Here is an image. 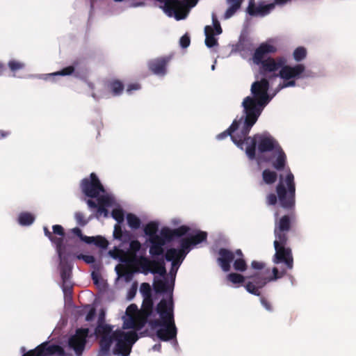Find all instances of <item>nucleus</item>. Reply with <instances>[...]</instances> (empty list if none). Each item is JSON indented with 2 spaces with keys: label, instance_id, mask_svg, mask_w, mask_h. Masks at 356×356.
Here are the masks:
<instances>
[{
  "label": "nucleus",
  "instance_id": "obj_1",
  "mask_svg": "<svg viewBox=\"0 0 356 356\" xmlns=\"http://www.w3.org/2000/svg\"><path fill=\"white\" fill-rule=\"evenodd\" d=\"M140 292L144 298L140 309L142 325L148 323L151 328L161 327L156 331L157 337L163 341H168L175 339L177 329L174 317V305L172 298L169 300L163 298L157 304L156 312L159 314L160 318L152 319L154 317V302L151 293V288L148 283L144 282L140 285Z\"/></svg>",
  "mask_w": 356,
  "mask_h": 356
},
{
  "label": "nucleus",
  "instance_id": "obj_2",
  "mask_svg": "<svg viewBox=\"0 0 356 356\" xmlns=\"http://www.w3.org/2000/svg\"><path fill=\"white\" fill-rule=\"evenodd\" d=\"M269 88L267 77H261L260 80L254 81L251 86L252 96L244 98L242 105L249 125L256 123L263 109L271 100L272 97L268 93Z\"/></svg>",
  "mask_w": 356,
  "mask_h": 356
},
{
  "label": "nucleus",
  "instance_id": "obj_3",
  "mask_svg": "<svg viewBox=\"0 0 356 356\" xmlns=\"http://www.w3.org/2000/svg\"><path fill=\"white\" fill-rule=\"evenodd\" d=\"M296 214L293 212L289 215H284L278 220L275 221L274 229L275 254L273 262L275 264L284 263L286 268L289 270L293 268V258L291 249L285 246L288 241L287 234L293 224L296 222Z\"/></svg>",
  "mask_w": 356,
  "mask_h": 356
},
{
  "label": "nucleus",
  "instance_id": "obj_4",
  "mask_svg": "<svg viewBox=\"0 0 356 356\" xmlns=\"http://www.w3.org/2000/svg\"><path fill=\"white\" fill-rule=\"evenodd\" d=\"M275 191L277 195L275 193L267 195L266 204L273 206L279 201L281 207L289 211L288 215L291 212L295 214L296 184L294 176L289 168H288V172L285 177L282 174L279 175V182L276 186Z\"/></svg>",
  "mask_w": 356,
  "mask_h": 356
},
{
  "label": "nucleus",
  "instance_id": "obj_5",
  "mask_svg": "<svg viewBox=\"0 0 356 356\" xmlns=\"http://www.w3.org/2000/svg\"><path fill=\"white\" fill-rule=\"evenodd\" d=\"M244 145H246L245 154L250 160L255 159L257 148L259 155H261L266 152H274L281 147L277 140L267 131L252 136H245Z\"/></svg>",
  "mask_w": 356,
  "mask_h": 356
},
{
  "label": "nucleus",
  "instance_id": "obj_6",
  "mask_svg": "<svg viewBox=\"0 0 356 356\" xmlns=\"http://www.w3.org/2000/svg\"><path fill=\"white\" fill-rule=\"evenodd\" d=\"M107 339H111L108 348L104 346L102 339L99 340V346L103 352L108 353L113 341H116L113 353L127 356L131 352V347L138 339V336L135 331L124 332L117 330L114 332L112 331L111 334H108Z\"/></svg>",
  "mask_w": 356,
  "mask_h": 356
},
{
  "label": "nucleus",
  "instance_id": "obj_7",
  "mask_svg": "<svg viewBox=\"0 0 356 356\" xmlns=\"http://www.w3.org/2000/svg\"><path fill=\"white\" fill-rule=\"evenodd\" d=\"M219 257L217 259L218 265L224 272H228L231 269V263L233 261V268L236 271L245 272L248 268V264L244 254L241 249L232 252L226 248H220Z\"/></svg>",
  "mask_w": 356,
  "mask_h": 356
},
{
  "label": "nucleus",
  "instance_id": "obj_8",
  "mask_svg": "<svg viewBox=\"0 0 356 356\" xmlns=\"http://www.w3.org/2000/svg\"><path fill=\"white\" fill-rule=\"evenodd\" d=\"M242 120L243 118L239 120H234L227 130L217 135V139L222 140L229 136L233 143L243 149L245 137L249 134L254 124L249 125L247 123V117L245 116L243 124L241 129L238 131Z\"/></svg>",
  "mask_w": 356,
  "mask_h": 356
},
{
  "label": "nucleus",
  "instance_id": "obj_9",
  "mask_svg": "<svg viewBox=\"0 0 356 356\" xmlns=\"http://www.w3.org/2000/svg\"><path fill=\"white\" fill-rule=\"evenodd\" d=\"M163 3L164 12L169 16H174L176 19H184L186 9L195 6L198 0H158Z\"/></svg>",
  "mask_w": 356,
  "mask_h": 356
},
{
  "label": "nucleus",
  "instance_id": "obj_10",
  "mask_svg": "<svg viewBox=\"0 0 356 356\" xmlns=\"http://www.w3.org/2000/svg\"><path fill=\"white\" fill-rule=\"evenodd\" d=\"M287 63L286 59L282 56H278L275 58L268 57L265 60L259 63V73L262 77H267V79H275L279 76V73L276 72L282 69V65Z\"/></svg>",
  "mask_w": 356,
  "mask_h": 356
},
{
  "label": "nucleus",
  "instance_id": "obj_11",
  "mask_svg": "<svg viewBox=\"0 0 356 356\" xmlns=\"http://www.w3.org/2000/svg\"><path fill=\"white\" fill-rule=\"evenodd\" d=\"M80 188L81 192L88 197L98 198L100 193H105L104 186L95 172H92L89 177H86L81 181Z\"/></svg>",
  "mask_w": 356,
  "mask_h": 356
},
{
  "label": "nucleus",
  "instance_id": "obj_12",
  "mask_svg": "<svg viewBox=\"0 0 356 356\" xmlns=\"http://www.w3.org/2000/svg\"><path fill=\"white\" fill-rule=\"evenodd\" d=\"M67 356L64 349L59 345L49 344V342L44 341L34 349L29 350L22 356Z\"/></svg>",
  "mask_w": 356,
  "mask_h": 356
},
{
  "label": "nucleus",
  "instance_id": "obj_13",
  "mask_svg": "<svg viewBox=\"0 0 356 356\" xmlns=\"http://www.w3.org/2000/svg\"><path fill=\"white\" fill-rule=\"evenodd\" d=\"M88 335V328H78L75 334L69 338L68 346L74 351L76 356L82 355Z\"/></svg>",
  "mask_w": 356,
  "mask_h": 356
},
{
  "label": "nucleus",
  "instance_id": "obj_14",
  "mask_svg": "<svg viewBox=\"0 0 356 356\" xmlns=\"http://www.w3.org/2000/svg\"><path fill=\"white\" fill-rule=\"evenodd\" d=\"M191 245H193V243L189 237L181 239L180 249L173 248L168 249L165 254V260H173V266H175L177 264V261H175V259L179 257L181 259H184L189 252Z\"/></svg>",
  "mask_w": 356,
  "mask_h": 356
},
{
  "label": "nucleus",
  "instance_id": "obj_15",
  "mask_svg": "<svg viewBox=\"0 0 356 356\" xmlns=\"http://www.w3.org/2000/svg\"><path fill=\"white\" fill-rule=\"evenodd\" d=\"M105 314L102 311L98 318L97 325L95 330V334L97 337H100L102 342L105 348H108L111 339H107V335L113 331V326L104 323Z\"/></svg>",
  "mask_w": 356,
  "mask_h": 356
},
{
  "label": "nucleus",
  "instance_id": "obj_16",
  "mask_svg": "<svg viewBox=\"0 0 356 356\" xmlns=\"http://www.w3.org/2000/svg\"><path fill=\"white\" fill-rule=\"evenodd\" d=\"M172 58V55H168L151 59L147 63L148 69L154 74L163 76L167 72V65Z\"/></svg>",
  "mask_w": 356,
  "mask_h": 356
},
{
  "label": "nucleus",
  "instance_id": "obj_17",
  "mask_svg": "<svg viewBox=\"0 0 356 356\" xmlns=\"http://www.w3.org/2000/svg\"><path fill=\"white\" fill-rule=\"evenodd\" d=\"M305 70L303 64H297L295 66L287 65L286 63L282 65V69L279 72V76L284 80H289L291 79L302 78V73Z\"/></svg>",
  "mask_w": 356,
  "mask_h": 356
},
{
  "label": "nucleus",
  "instance_id": "obj_18",
  "mask_svg": "<svg viewBox=\"0 0 356 356\" xmlns=\"http://www.w3.org/2000/svg\"><path fill=\"white\" fill-rule=\"evenodd\" d=\"M274 8V3L265 5L264 1H261L257 5L255 0H249L246 12L250 16L264 17L269 14Z\"/></svg>",
  "mask_w": 356,
  "mask_h": 356
},
{
  "label": "nucleus",
  "instance_id": "obj_19",
  "mask_svg": "<svg viewBox=\"0 0 356 356\" xmlns=\"http://www.w3.org/2000/svg\"><path fill=\"white\" fill-rule=\"evenodd\" d=\"M141 248V243L138 240H132L129 243V248L127 251L118 250L120 261L131 264L132 261L138 258L136 254Z\"/></svg>",
  "mask_w": 356,
  "mask_h": 356
},
{
  "label": "nucleus",
  "instance_id": "obj_20",
  "mask_svg": "<svg viewBox=\"0 0 356 356\" xmlns=\"http://www.w3.org/2000/svg\"><path fill=\"white\" fill-rule=\"evenodd\" d=\"M86 203L89 208L97 209L98 214H104L105 217H107L108 211L106 209V207L111 206L113 200L109 196L102 195L97 198V202L92 199H88Z\"/></svg>",
  "mask_w": 356,
  "mask_h": 356
},
{
  "label": "nucleus",
  "instance_id": "obj_21",
  "mask_svg": "<svg viewBox=\"0 0 356 356\" xmlns=\"http://www.w3.org/2000/svg\"><path fill=\"white\" fill-rule=\"evenodd\" d=\"M189 230L190 228L186 225H181L174 229L165 227L161 229L159 236L166 243L172 241L175 237H181L185 235Z\"/></svg>",
  "mask_w": 356,
  "mask_h": 356
},
{
  "label": "nucleus",
  "instance_id": "obj_22",
  "mask_svg": "<svg viewBox=\"0 0 356 356\" xmlns=\"http://www.w3.org/2000/svg\"><path fill=\"white\" fill-rule=\"evenodd\" d=\"M277 51V48L270 44L261 43L254 51L252 56L253 63L255 65L266 60V56L269 54H274Z\"/></svg>",
  "mask_w": 356,
  "mask_h": 356
},
{
  "label": "nucleus",
  "instance_id": "obj_23",
  "mask_svg": "<svg viewBox=\"0 0 356 356\" xmlns=\"http://www.w3.org/2000/svg\"><path fill=\"white\" fill-rule=\"evenodd\" d=\"M65 252V250H62L60 256H58L60 259V277L63 283L70 282L72 269V266L67 261Z\"/></svg>",
  "mask_w": 356,
  "mask_h": 356
},
{
  "label": "nucleus",
  "instance_id": "obj_24",
  "mask_svg": "<svg viewBox=\"0 0 356 356\" xmlns=\"http://www.w3.org/2000/svg\"><path fill=\"white\" fill-rule=\"evenodd\" d=\"M149 242L150 243L149 254L154 258L159 256L163 257L165 252L163 247L165 245V241H163L160 236H156L155 238L149 241Z\"/></svg>",
  "mask_w": 356,
  "mask_h": 356
},
{
  "label": "nucleus",
  "instance_id": "obj_25",
  "mask_svg": "<svg viewBox=\"0 0 356 356\" xmlns=\"http://www.w3.org/2000/svg\"><path fill=\"white\" fill-rule=\"evenodd\" d=\"M274 153L277 155L275 160L271 162L272 167L277 171H282L286 165V155L282 147L276 149Z\"/></svg>",
  "mask_w": 356,
  "mask_h": 356
},
{
  "label": "nucleus",
  "instance_id": "obj_26",
  "mask_svg": "<svg viewBox=\"0 0 356 356\" xmlns=\"http://www.w3.org/2000/svg\"><path fill=\"white\" fill-rule=\"evenodd\" d=\"M105 88L113 96H119L122 93L124 86L121 81L113 79L106 81Z\"/></svg>",
  "mask_w": 356,
  "mask_h": 356
},
{
  "label": "nucleus",
  "instance_id": "obj_27",
  "mask_svg": "<svg viewBox=\"0 0 356 356\" xmlns=\"http://www.w3.org/2000/svg\"><path fill=\"white\" fill-rule=\"evenodd\" d=\"M132 264L139 266L142 268L143 272L147 273V272H151L152 265L156 264V259L150 260L144 256H140L132 261L131 264Z\"/></svg>",
  "mask_w": 356,
  "mask_h": 356
},
{
  "label": "nucleus",
  "instance_id": "obj_28",
  "mask_svg": "<svg viewBox=\"0 0 356 356\" xmlns=\"http://www.w3.org/2000/svg\"><path fill=\"white\" fill-rule=\"evenodd\" d=\"M44 235L56 245V251L58 256H60L61 251L65 250V245L63 243V239L54 236L47 227H44Z\"/></svg>",
  "mask_w": 356,
  "mask_h": 356
},
{
  "label": "nucleus",
  "instance_id": "obj_29",
  "mask_svg": "<svg viewBox=\"0 0 356 356\" xmlns=\"http://www.w3.org/2000/svg\"><path fill=\"white\" fill-rule=\"evenodd\" d=\"M84 242L88 244H94L103 249L107 248L108 245V241L102 236L84 237Z\"/></svg>",
  "mask_w": 356,
  "mask_h": 356
},
{
  "label": "nucleus",
  "instance_id": "obj_30",
  "mask_svg": "<svg viewBox=\"0 0 356 356\" xmlns=\"http://www.w3.org/2000/svg\"><path fill=\"white\" fill-rule=\"evenodd\" d=\"M204 33H205V44L209 47H213L216 45H218V40L215 38L214 31L213 27L211 26H206L204 27Z\"/></svg>",
  "mask_w": 356,
  "mask_h": 356
},
{
  "label": "nucleus",
  "instance_id": "obj_31",
  "mask_svg": "<svg viewBox=\"0 0 356 356\" xmlns=\"http://www.w3.org/2000/svg\"><path fill=\"white\" fill-rule=\"evenodd\" d=\"M227 2L229 6L225 13V18L229 19L241 8L243 0H227Z\"/></svg>",
  "mask_w": 356,
  "mask_h": 356
},
{
  "label": "nucleus",
  "instance_id": "obj_32",
  "mask_svg": "<svg viewBox=\"0 0 356 356\" xmlns=\"http://www.w3.org/2000/svg\"><path fill=\"white\" fill-rule=\"evenodd\" d=\"M159 231V224L156 222L151 221L148 222L144 227V232L145 235L149 236V241L159 236L157 234Z\"/></svg>",
  "mask_w": 356,
  "mask_h": 356
},
{
  "label": "nucleus",
  "instance_id": "obj_33",
  "mask_svg": "<svg viewBox=\"0 0 356 356\" xmlns=\"http://www.w3.org/2000/svg\"><path fill=\"white\" fill-rule=\"evenodd\" d=\"M165 258L161 257L160 259L156 260V264L152 265L151 273L153 274H159L161 276H164L166 274V269L165 266Z\"/></svg>",
  "mask_w": 356,
  "mask_h": 356
},
{
  "label": "nucleus",
  "instance_id": "obj_34",
  "mask_svg": "<svg viewBox=\"0 0 356 356\" xmlns=\"http://www.w3.org/2000/svg\"><path fill=\"white\" fill-rule=\"evenodd\" d=\"M278 175L275 171L265 169L262 172V179L267 185L273 184L277 179Z\"/></svg>",
  "mask_w": 356,
  "mask_h": 356
},
{
  "label": "nucleus",
  "instance_id": "obj_35",
  "mask_svg": "<svg viewBox=\"0 0 356 356\" xmlns=\"http://www.w3.org/2000/svg\"><path fill=\"white\" fill-rule=\"evenodd\" d=\"M138 319L136 320L134 318H131L130 320L126 321L124 323L123 328L127 329V328H132V329H136L140 330L145 325H142V319L140 317V310L138 312Z\"/></svg>",
  "mask_w": 356,
  "mask_h": 356
},
{
  "label": "nucleus",
  "instance_id": "obj_36",
  "mask_svg": "<svg viewBox=\"0 0 356 356\" xmlns=\"http://www.w3.org/2000/svg\"><path fill=\"white\" fill-rule=\"evenodd\" d=\"M34 220V216L29 212H22L18 217V222L22 226L31 225Z\"/></svg>",
  "mask_w": 356,
  "mask_h": 356
},
{
  "label": "nucleus",
  "instance_id": "obj_37",
  "mask_svg": "<svg viewBox=\"0 0 356 356\" xmlns=\"http://www.w3.org/2000/svg\"><path fill=\"white\" fill-rule=\"evenodd\" d=\"M127 220L129 226L134 229H138L140 227L141 221L135 214L128 213Z\"/></svg>",
  "mask_w": 356,
  "mask_h": 356
},
{
  "label": "nucleus",
  "instance_id": "obj_38",
  "mask_svg": "<svg viewBox=\"0 0 356 356\" xmlns=\"http://www.w3.org/2000/svg\"><path fill=\"white\" fill-rule=\"evenodd\" d=\"M154 289L157 293H163L168 291V282L163 280L159 279L154 282Z\"/></svg>",
  "mask_w": 356,
  "mask_h": 356
},
{
  "label": "nucleus",
  "instance_id": "obj_39",
  "mask_svg": "<svg viewBox=\"0 0 356 356\" xmlns=\"http://www.w3.org/2000/svg\"><path fill=\"white\" fill-rule=\"evenodd\" d=\"M191 240L193 245H196L207 240V234L205 232L199 231L196 234L189 237Z\"/></svg>",
  "mask_w": 356,
  "mask_h": 356
},
{
  "label": "nucleus",
  "instance_id": "obj_40",
  "mask_svg": "<svg viewBox=\"0 0 356 356\" xmlns=\"http://www.w3.org/2000/svg\"><path fill=\"white\" fill-rule=\"evenodd\" d=\"M227 280L232 284H242L245 282V277L239 273H231L227 275Z\"/></svg>",
  "mask_w": 356,
  "mask_h": 356
},
{
  "label": "nucleus",
  "instance_id": "obj_41",
  "mask_svg": "<svg viewBox=\"0 0 356 356\" xmlns=\"http://www.w3.org/2000/svg\"><path fill=\"white\" fill-rule=\"evenodd\" d=\"M250 277L252 279V282H254V284L260 289L263 288L268 282H269L266 277L261 276L257 273Z\"/></svg>",
  "mask_w": 356,
  "mask_h": 356
},
{
  "label": "nucleus",
  "instance_id": "obj_42",
  "mask_svg": "<svg viewBox=\"0 0 356 356\" xmlns=\"http://www.w3.org/2000/svg\"><path fill=\"white\" fill-rule=\"evenodd\" d=\"M293 58L297 62L302 60L307 56L306 49L303 47L296 48L293 51Z\"/></svg>",
  "mask_w": 356,
  "mask_h": 356
},
{
  "label": "nucleus",
  "instance_id": "obj_43",
  "mask_svg": "<svg viewBox=\"0 0 356 356\" xmlns=\"http://www.w3.org/2000/svg\"><path fill=\"white\" fill-rule=\"evenodd\" d=\"M245 287L250 293L257 296H261V292L259 291L260 288H259L254 282H248L245 284Z\"/></svg>",
  "mask_w": 356,
  "mask_h": 356
},
{
  "label": "nucleus",
  "instance_id": "obj_44",
  "mask_svg": "<svg viewBox=\"0 0 356 356\" xmlns=\"http://www.w3.org/2000/svg\"><path fill=\"white\" fill-rule=\"evenodd\" d=\"M286 270H282L281 271H279L277 268L276 267H274L273 269H272V273L273 275L271 276H269V277H266L268 282H272V281H275L280 278H282V277H284V275L286 274Z\"/></svg>",
  "mask_w": 356,
  "mask_h": 356
},
{
  "label": "nucleus",
  "instance_id": "obj_45",
  "mask_svg": "<svg viewBox=\"0 0 356 356\" xmlns=\"http://www.w3.org/2000/svg\"><path fill=\"white\" fill-rule=\"evenodd\" d=\"M111 216L119 224L124 221V214L123 210L121 209H113Z\"/></svg>",
  "mask_w": 356,
  "mask_h": 356
},
{
  "label": "nucleus",
  "instance_id": "obj_46",
  "mask_svg": "<svg viewBox=\"0 0 356 356\" xmlns=\"http://www.w3.org/2000/svg\"><path fill=\"white\" fill-rule=\"evenodd\" d=\"M8 65L13 72H16L17 71L23 69L25 66L24 63L15 60H10Z\"/></svg>",
  "mask_w": 356,
  "mask_h": 356
},
{
  "label": "nucleus",
  "instance_id": "obj_47",
  "mask_svg": "<svg viewBox=\"0 0 356 356\" xmlns=\"http://www.w3.org/2000/svg\"><path fill=\"white\" fill-rule=\"evenodd\" d=\"M75 68L73 65L67 66L64 67L61 70L54 73V75H60V76H67L71 75L74 73Z\"/></svg>",
  "mask_w": 356,
  "mask_h": 356
},
{
  "label": "nucleus",
  "instance_id": "obj_48",
  "mask_svg": "<svg viewBox=\"0 0 356 356\" xmlns=\"http://www.w3.org/2000/svg\"><path fill=\"white\" fill-rule=\"evenodd\" d=\"M175 261H177L176 262L177 264L175 266H173V260L170 261L172 262V266H171V268L170 270V274L172 277V276L175 277L177 272L178 270V268L180 266V265L181 264L184 259H181V258H179V257H177L176 259H175Z\"/></svg>",
  "mask_w": 356,
  "mask_h": 356
},
{
  "label": "nucleus",
  "instance_id": "obj_49",
  "mask_svg": "<svg viewBox=\"0 0 356 356\" xmlns=\"http://www.w3.org/2000/svg\"><path fill=\"white\" fill-rule=\"evenodd\" d=\"M74 218L77 224L80 226L83 227L88 223V220L85 219L84 214L82 212H76L74 214Z\"/></svg>",
  "mask_w": 356,
  "mask_h": 356
},
{
  "label": "nucleus",
  "instance_id": "obj_50",
  "mask_svg": "<svg viewBox=\"0 0 356 356\" xmlns=\"http://www.w3.org/2000/svg\"><path fill=\"white\" fill-rule=\"evenodd\" d=\"M53 233L59 236L58 238H61L64 240L65 232L63 227L60 225H55L52 227Z\"/></svg>",
  "mask_w": 356,
  "mask_h": 356
},
{
  "label": "nucleus",
  "instance_id": "obj_51",
  "mask_svg": "<svg viewBox=\"0 0 356 356\" xmlns=\"http://www.w3.org/2000/svg\"><path fill=\"white\" fill-rule=\"evenodd\" d=\"M62 289L65 296H71L72 293V284L70 282H63Z\"/></svg>",
  "mask_w": 356,
  "mask_h": 356
},
{
  "label": "nucleus",
  "instance_id": "obj_52",
  "mask_svg": "<svg viewBox=\"0 0 356 356\" xmlns=\"http://www.w3.org/2000/svg\"><path fill=\"white\" fill-rule=\"evenodd\" d=\"M78 259L83 260L86 264H93L95 261V258L92 255H85L83 254L76 256Z\"/></svg>",
  "mask_w": 356,
  "mask_h": 356
},
{
  "label": "nucleus",
  "instance_id": "obj_53",
  "mask_svg": "<svg viewBox=\"0 0 356 356\" xmlns=\"http://www.w3.org/2000/svg\"><path fill=\"white\" fill-rule=\"evenodd\" d=\"M132 238V234L129 231L124 230L122 233V237H120L118 240L122 243H127L131 241Z\"/></svg>",
  "mask_w": 356,
  "mask_h": 356
},
{
  "label": "nucleus",
  "instance_id": "obj_54",
  "mask_svg": "<svg viewBox=\"0 0 356 356\" xmlns=\"http://www.w3.org/2000/svg\"><path fill=\"white\" fill-rule=\"evenodd\" d=\"M190 43H191L190 37L187 34L184 35L180 38L179 44L182 48H187L190 45Z\"/></svg>",
  "mask_w": 356,
  "mask_h": 356
},
{
  "label": "nucleus",
  "instance_id": "obj_55",
  "mask_svg": "<svg viewBox=\"0 0 356 356\" xmlns=\"http://www.w3.org/2000/svg\"><path fill=\"white\" fill-rule=\"evenodd\" d=\"M123 232L121 225L119 223L116 224L114 227L113 237L118 240L122 237Z\"/></svg>",
  "mask_w": 356,
  "mask_h": 356
},
{
  "label": "nucleus",
  "instance_id": "obj_56",
  "mask_svg": "<svg viewBox=\"0 0 356 356\" xmlns=\"http://www.w3.org/2000/svg\"><path fill=\"white\" fill-rule=\"evenodd\" d=\"M296 85V82L294 80H288V81H284L282 84H280L277 87L278 90L288 88V87H294Z\"/></svg>",
  "mask_w": 356,
  "mask_h": 356
},
{
  "label": "nucleus",
  "instance_id": "obj_57",
  "mask_svg": "<svg viewBox=\"0 0 356 356\" xmlns=\"http://www.w3.org/2000/svg\"><path fill=\"white\" fill-rule=\"evenodd\" d=\"M252 268L256 270H263L265 268L266 264L264 262L252 261L251 263Z\"/></svg>",
  "mask_w": 356,
  "mask_h": 356
},
{
  "label": "nucleus",
  "instance_id": "obj_58",
  "mask_svg": "<svg viewBox=\"0 0 356 356\" xmlns=\"http://www.w3.org/2000/svg\"><path fill=\"white\" fill-rule=\"evenodd\" d=\"M213 31H216V34H220L222 33V28L220 26V22L218 21L217 19L213 17Z\"/></svg>",
  "mask_w": 356,
  "mask_h": 356
},
{
  "label": "nucleus",
  "instance_id": "obj_59",
  "mask_svg": "<svg viewBox=\"0 0 356 356\" xmlns=\"http://www.w3.org/2000/svg\"><path fill=\"white\" fill-rule=\"evenodd\" d=\"M260 301H261V303L263 305V307H264L266 310L270 311V312L273 310L272 306H271L270 302L267 299H266L264 297H261L260 298Z\"/></svg>",
  "mask_w": 356,
  "mask_h": 356
},
{
  "label": "nucleus",
  "instance_id": "obj_60",
  "mask_svg": "<svg viewBox=\"0 0 356 356\" xmlns=\"http://www.w3.org/2000/svg\"><path fill=\"white\" fill-rule=\"evenodd\" d=\"M72 232L78 236L81 241H84V237H88L82 234L81 229L79 227H74L72 229Z\"/></svg>",
  "mask_w": 356,
  "mask_h": 356
},
{
  "label": "nucleus",
  "instance_id": "obj_61",
  "mask_svg": "<svg viewBox=\"0 0 356 356\" xmlns=\"http://www.w3.org/2000/svg\"><path fill=\"white\" fill-rule=\"evenodd\" d=\"M95 315V309L91 308L86 316V321H91Z\"/></svg>",
  "mask_w": 356,
  "mask_h": 356
},
{
  "label": "nucleus",
  "instance_id": "obj_62",
  "mask_svg": "<svg viewBox=\"0 0 356 356\" xmlns=\"http://www.w3.org/2000/svg\"><path fill=\"white\" fill-rule=\"evenodd\" d=\"M140 88V86L138 83H131L127 86V92H131L132 90H137Z\"/></svg>",
  "mask_w": 356,
  "mask_h": 356
},
{
  "label": "nucleus",
  "instance_id": "obj_63",
  "mask_svg": "<svg viewBox=\"0 0 356 356\" xmlns=\"http://www.w3.org/2000/svg\"><path fill=\"white\" fill-rule=\"evenodd\" d=\"M136 293V287L132 286L128 292V298L132 299Z\"/></svg>",
  "mask_w": 356,
  "mask_h": 356
},
{
  "label": "nucleus",
  "instance_id": "obj_64",
  "mask_svg": "<svg viewBox=\"0 0 356 356\" xmlns=\"http://www.w3.org/2000/svg\"><path fill=\"white\" fill-rule=\"evenodd\" d=\"M136 311H138V308L135 304L130 305L127 309V313L136 312Z\"/></svg>",
  "mask_w": 356,
  "mask_h": 356
}]
</instances>
